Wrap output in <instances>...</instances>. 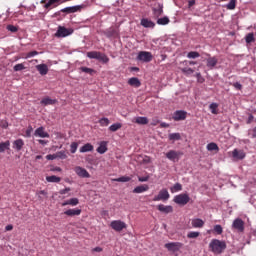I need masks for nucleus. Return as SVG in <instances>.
<instances>
[{"label":"nucleus","instance_id":"1","mask_svg":"<svg viewBox=\"0 0 256 256\" xmlns=\"http://www.w3.org/2000/svg\"><path fill=\"white\" fill-rule=\"evenodd\" d=\"M209 249L212 253H215V255H221V253L227 249V243L219 239H212L209 243Z\"/></svg>","mask_w":256,"mask_h":256},{"label":"nucleus","instance_id":"2","mask_svg":"<svg viewBox=\"0 0 256 256\" xmlns=\"http://www.w3.org/2000/svg\"><path fill=\"white\" fill-rule=\"evenodd\" d=\"M86 55L89 59H97V61H101L102 63L109 62V57L106 54H103L101 52L90 51V52H87Z\"/></svg>","mask_w":256,"mask_h":256},{"label":"nucleus","instance_id":"3","mask_svg":"<svg viewBox=\"0 0 256 256\" xmlns=\"http://www.w3.org/2000/svg\"><path fill=\"white\" fill-rule=\"evenodd\" d=\"M173 201H174V203H176V205L185 206V205H187V203H189L191 201V197H189V194H187V193H182V194L176 195L174 197Z\"/></svg>","mask_w":256,"mask_h":256},{"label":"nucleus","instance_id":"4","mask_svg":"<svg viewBox=\"0 0 256 256\" xmlns=\"http://www.w3.org/2000/svg\"><path fill=\"white\" fill-rule=\"evenodd\" d=\"M137 61H142V63H151V61H153V54L147 51H140L137 56Z\"/></svg>","mask_w":256,"mask_h":256},{"label":"nucleus","instance_id":"5","mask_svg":"<svg viewBox=\"0 0 256 256\" xmlns=\"http://www.w3.org/2000/svg\"><path fill=\"white\" fill-rule=\"evenodd\" d=\"M110 227L114 231L121 233V231H123V229H127V224L121 220H113L110 223Z\"/></svg>","mask_w":256,"mask_h":256},{"label":"nucleus","instance_id":"6","mask_svg":"<svg viewBox=\"0 0 256 256\" xmlns=\"http://www.w3.org/2000/svg\"><path fill=\"white\" fill-rule=\"evenodd\" d=\"M165 155L169 159V161H173L175 163V161H179V159H181V157H183V152L176 151V150H170Z\"/></svg>","mask_w":256,"mask_h":256},{"label":"nucleus","instance_id":"7","mask_svg":"<svg viewBox=\"0 0 256 256\" xmlns=\"http://www.w3.org/2000/svg\"><path fill=\"white\" fill-rule=\"evenodd\" d=\"M171 195L167 189H162L159 191L158 195L153 198V201H169Z\"/></svg>","mask_w":256,"mask_h":256},{"label":"nucleus","instance_id":"8","mask_svg":"<svg viewBox=\"0 0 256 256\" xmlns=\"http://www.w3.org/2000/svg\"><path fill=\"white\" fill-rule=\"evenodd\" d=\"M165 249H168V251H171L172 253H177L182 247L183 243L181 242H169L164 245Z\"/></svg>","mask_w":256,"mask_h":256},{"label":"nucleus","instance_id":"9","mask_svg":"<svg viewBox=\"0 0 256 256\" xmlns=\"http://www.w3.org/2000/svg\"><path fill=\"white\" fill-rule=\"evenodd\" d=\"M73 29H67L64 26H59L57 32L55 33V37H69L72 35Z\"/></svg>","mask_w":256,"mask_h":256},{"label":"nucleus","instance_id":"10","mask_svg":"<svg viewBox=\"0 0 256 256\" xmlns=\"http://www.w3.org/2000/svg\"><path fill=\"white\" fill-rule=\"evenodd\" d=\"M104 35L108 37V39H117V37H119V29L110 27L104 31Z\"/></svg>","mask_w":256,"mask_h":256},{"label":"nucleus","instance_id":"11","mask_svg":"<svg viewBox=\"0 0 256 256\" xmlns=\"http://www.w3.org/2000/svg\"><path fill=\"white\" fill-rule=\"evenodd\" d=\"M207 57L206 67H208V69H215V67H217V63H219V59L215 56H211V54H207Z\"/></svg>","mask_w":256,"mask_h":256},{"label":"nucleus","instance_id":"12","mask_svg":"<svg viewBox=\"0 0 256 256\" xmlns=\"http://www.w3.org/2000/svg\"><path fill=\"white\" fill-rule=\"evenodd\" d=\"M172 119L174 121H185L187 119V111H185V110L175 111Z\"/></svg>","mask_w":256,"mask_h":256},{"label":"nucleus","instance_id":"13","mask_svg":"<svg viewBox=\"0 0 256 256\" xmlns=\"http://www.w3.org/2000/svg\"><path fill=\"white\" fill-rule=\"evenodd\" d=\"M74 171L78 177H81L82 179H89L91 177V174L87 172V170L81 166L75 167Z\"/></svg>","mask_w":256,"mask_h":256},{"label":"nucleus","instance_id":"14","mask_svg":"<svg viewBox=\"0 0 256 256\" xmlns=\"http://www.w3.org/2000/svg\"><path fill=\"white\" fill-rule=\"evenodd\" d=\"M232 227L234 229H237V231H239L240 233H243V231H245V222H243L241 218L235 219L233 221Z\"/></svg>","mask_w":256,"mask_h":256},{"label":"nucleus","instance_id":"15","mask_svg":"<svg viewBox=\"0 0 256 256\" xmlns=\"http://www.w3.org/2000/svg\"><path fill=\"white\" fill-rule=\"evenodd\" d=\"M72 0H49L48 3L44 5V9H50V7H57L60 3H68Z\"/></svg>","mask_w":256,"mask_h":256},{"label":"nucleus","instance_id":"16","mask_svg":"<svg viewBox=\"0 0 256 256\" xmlns=\"http://www.w3.org/2000/svg\"><path fill=\"white\" fill-rule=\"evenodd\" d=\"M245 153L243 150L234 149L232 151V157L234 161H242V159L245 157Z\"/></svg>","mask_w":256,"mask_h":256},{"label":"nucleus","instance_id":"17","mask_svg":"<svg viewBox=\"0 0 256 256\" xmlns=\"http://www.w3.org/2000/svg\"><path fill=\"white\" fill-rule=\"evenodd\" d=\"M34 135L35 137H41L42 139H45V138L49 139V133H47L45 131V128L42 126L35 130Z\"/></svg>","mask_w":256,"mask_h":256},{"label":"nucleus","instance_id":"18","mask_svg":"<svg viewBox=\"0 0 256 256\" xmlns=\"http://www.w3.org/2000/svg\"><path fill=\"white\" fill-rule=\"evenodd\" d=\"M81 9H83V6H70V7H66L61 9V13H67V14H71V13H77V11H81Z\"/></svg>","mask_w":256,"mask_h":256},{"label":"nucleus","instance_id":"19","mask_svg":"<svg viewBox=\"0 0 256 256\" xmlns=\"http://www.w3.org/2000/svg\"><path fill=\"white\" fill-rule=\"evenodd\" d=\"M24 146H25V141H23V139L21 138L15 140L12 144V147L13 149H15V151H21V149H23Z\"/></svg>","mask_w":256,"mask_h":256},{"label":"nucleus","instance_id":"20","mask_svg":"<svg viewBox=\"0 0 256 256\" xmlns=\"http://www.w3.org/2000/svg\"><path fill=\"white\" fill-rule=\"evenodd\" d=\"M157 209L160 211V213H165L166 215H168V213H173V206H165L160 204L157 206Z\"/></svg>","mask_w":256,"mask_h":256},{"label":"nucleus","instance_id":"21","mask_svg":"<svg viewBox=\"0 0 256 256\" xmlns=\"http://www.w3.org/2000/svg\"><path fill=\"white\" fill-rule=\"evenodd\" d=\"M64 215H67L68 217H75L81 215V209H68L64 212Z\"/></svg>","mask_w":256,"mask_h":256},{"label":"nucleus","instance_id":"22","mask_svg":"<svg viewBox=\"0 0 256 256\" xmlns=\"http://www.w3.org/2000/svg\"><path fill=\"white\" fill-rule=\"evenodd\" d=\"M36 69L40 75H47L49 73V67L47 64L36 65Z\"/></svg>","mask_w":256,"mask_h":256},{"label":"nucleus","instance_id":"23","mask_svg":"<svg viewBox=\"0 0 256 256\" xmlns=\"http://www.w3.org/2000/svg\"><path fill=\"white\" fill-rule=\"evenodd\" d=\"M140 24L142 25V27H145L146 29H153L155 27L154 22L147 18H143Z\"/></svg>","mask_w":256,"mask_h":256},{"label":"nucleus","instance_id":"24","mask_svg":"<svg viewBox=\"0 0 256 256\" xmlns=\"http://www.w3.org/2000/svg\"><path fill=\"white\" fill-rule=\"evenodd\" d=\"M79 203V198H71L62 203V207H67V205H71V207H77Z\"/></svg>","mask_w":256,"mask_h":256},{"label":"nucleus","instance_id":"25","mask_svg":"<svg viewBox=\"0 0 256 256\" xmlns=\"http://www.w3.org/2000/svg\"><path fill=\"white\" fill-rule=\"evenodd\" d=\"M128 85H130L131 87L139 88L141 87V81L137 77H132L128 80Z\"/></svg>","mask_w":256,"mask_h":256},{"label":"nucleus","instance_id":"26","mask_svg":"<svg viewBox=\"0 0 256 256\" xmlns=\"http://www.w3.org/2000/svg\"><path fill=\"white\" fill-rule=\"evenodd\" d=\"M153 13L155 17H161L163 15V4L158 3L155 8H153Z\"/></svg>","mask_w":256,"mask_h":256},{"label":"nucleus","instance_id":"27","mask_svg":"<svg viewBox=\"0 0 256 256\" xmlns=\"http://www.w3.org/2000/svg\"><path fill=\"white\" fill-rule=\"evenodd\" d=\"M203 225H205V222L200 218H196L192 220V227H194V229H201Z\"/></svg>","mask_w":256,"mask_h":256},{"label":"nucleus","instance_id":"28","mask_svg":"<svg viewBox=\"0 0 256 256\" xmlns=\"http://www.w3.org/2000/svg\"><path fill=\"white\" fill-rule=\"evenodd\" d=\"M44 107H47V105H55L57 103L56 99H51L49 97H45L40 102Z\"/></svg>","mask_w":256,"mask_h":256},{"label":"nucleus","instance_id":"29","mask_svg":"<svg viewBox=\"0 0 256 256\" xmlns=\"http://www.w3.org/2000/svg\"><path fill=\"white\" fill-rule=\"evenodd\" d=\"M11 147V142L9 140L0 143V153H5V151H9Z\"/></svg>","mask_w":256,"mask_h":256},{"label":"nucleus","instance_id":"30","mask_svg":"<svg viewBox=\"0 0 256 256\" xmlns=\"http://www.w3.org/2000/svg\"><path fill=\"white\" fill-rule=\"evenodd\" d=\"M145 191H149V185L143 184L134 188L133 193H145Z\"/></svg>","mask_w":256,"mask_h":256},{"label":"nucleus","instance_id":"31","mask_svg":"<svg viewBox=\"0 0 256 256\" xmlns=\"http://www.w3.org/2000/svg\"><path fill=\"white\" fill-rule=\"evenodd\" d=\"M96 151L100 153V155L107 153V142L102 141Z\"/></svg>","mask_w":256,"mask_h":256},{"label":"nucleus","instance_id":"32","mask_svg":"<svg viewBox=\"0 0 256 256\" xmlns=\"http://www.w3.org/2000/svg\"><path fill=\"white\" fill-rule=\"evenodd\" d=\"M94 147L91 143H87L80 148V153H89L93 151Z\"/></svg>","mask_w":256,"mask_h":256},{"label":"nucleus","instance_id":"33","mask_svg":"<svg viewBox=\"0 0 256 256\" xmlns=\"http://www.w3.org/2000/svg\"><path fill=\"white\" fill-rule=\"evenodd\" d=\"M209 109H210V111H211V113L213 114V115H218L219 114V104H217V103H211L210 105H209Z\"/></svg>","mask_w":256,"mask_h":256},{"label":"nucleus","instance_id":"34","mask_svg":"<svg viewBox=\"0 0 256 256\" xmlns=\"http://www.w3.org/2000/svg\"><path fill=\"white\" fill-rule=\"evenodd\" d=\"M46 181L48 183H60L61 182V177H57L55 175L47 176Z\"/></svg>","mask_w":256,"mask_h":256},{"label":"nucleus","instance_id":"35","mask_svg":"<svg viewBox=\"0 0 256 256\" xmlns=\"http://www.w3.org/2000/svg\"><path fill=\"white\" fill-rule=\"evenodd\" d=\"M135 123H137V125H147V123H149V119H147V117H137L135 119Z\"/></svg>","mask_w":256,"mask_h":256},{"label":"nucleus","instance_id":"36","mask_svg":"<svg viewBox=\"0 0 256 256\" xmlns=\"http://www.w3.org/2000/svg\"><path fill=\"white\" fill-rule=\"evenodd\" d=\"M170 191L171 193H178V191H183V185L176 183L173 187L170 188Z\"/></svg>","mask_w":256,"mask_h":256},{"label":"nucleus","instance_id":"37","mask_svg":"<svg viewBox=\"0 0 256 256\" xmlns=\"http://www.w3.org/2000/svg\"><path fill=\"white\" fill-rule=\"evenodd\" d=\"M169 141H180L181 134L180 133H171L168 136Z\"/></svg>","mask_w":256,"mask_h":256},{"label":"nucleus","instance_id":"38","mask_svg":"<svg viewBox=\"0 0 256 256\" xmlns=\"http://www.w3.org/2000/svg\"><path fill=\"white\" fill-rule=\"evenodd\" d=\"M112 181H116L117 183H128V181H131V177H129V176H122L120 178H115Z\"/></svg>","mask_w":256,"mask_h":256},{"label":"nucleus","instance_id":"39","mask_svg":"<svg viewBox=\"0 0 256 256\" xmlns=\"http://www.w3.org/2000/svg\"><path fill=\"white\" fill-rule=\"evenodd\" d=\"M169 23H170V20H169V17H167V16H164L157 20L158 25H169Z\"/></svg>","mask_w":256,"mask_h":256},{"label":"nucleus","instance_id":"40","mask_svg":"<svg viewBox=\"0 0 256 256\" xmlns=\"http://www.w3.org/2000/svg\"><path fill=\"white\" fill-rule=\"evenodd\" d=\"M122 127L123 125L121 123H115L109 127V131H111L112 133H115V131H119V129H121Z\"/></svg>","mask_w":256,"mask_h":256},{"label":"nucleus","instance_id":"41","mask_svg":"<svg viewBox=\"0 0 256 256\" xmlns=\"http://www.w3.org/2000/svg\"><path fill=\"white\" fill-rule=\"evenodd\" d=\"M208 151H219V146L215 142H211L207 145Z\"/></svg>","mask_w":256,"mask_h":256},{"label":"nucleus","instance_id":"42","mask_svg":"<svg viewBox=\"0 0 256 256\" xmlns=\"http://www.w3.org/2000/svg\"><path fill=\"white\" fill-rule=\"evenodd\" d=\"M237 7V0H230V2L226 5V8L230 11H233Z\"/></svg>","mask_w":256,"mask_h":256},{"label":"nucleus","instance_id":"43","mask_svg":"<svg viewBox=\"0 0 256 256\" xmlns=\"http://www.w3.org/2000/svg\"><path fill=\"white\" fill-rule=\"evenodd\" d=\"M188 59H197V57H201V54L197 51H191L187 54Z\"/></svg>","mask_w":256,"mask_h":256},{"label":"nucleus","instance_id":"44","mask_svg":"<svg viewBox=\"0 0 256 256\" xmlns=\"http://www.w3.org/2000/svg\"><path fill=\"white\" fill-rule=\"evenodd\" d=\"M98 123L100 124L101 127H107L109 126V118H101Z\"/></svg>","mask_w":256,"mask_h":256},{"label":"nucleus","instance_id":"45","mask_svg":"<svg viewBox=\"0 0 256 256\" xmlns=\"http://www.w3.org/2000/svg\"><path fill=\"white\" fill-rule=\"evenodd\" d=\"M80 71H82V73H87L88 75H93V73H95V70L93 68L87 67H81Z\"/></svg>","mask_w":256,"mask_h":256},{"label":"nucleus","instance_id":"46","mask_svg":"<svg viewBox=\"0 0 256 256\" xmlns=\"http://www.w3.org/2000/svg\"><path fill=\"white\" fill-rule=\"evenodd\" d=\"M35 55H39V52L38 51H31V52H28L27 54H25L23 57V59H31V57H35Z\"/></svg>","mask_w":256,"mask_h":256},{"label":"nucleus","instance_id":"47","mask_svg":"<svg viewBox=\"0 0 256 256\" xmlns=\"http://www.w3.org/2000/svg\"><path fill=\"white\" fill-rule=\"evenodd\" d=\"M78 147H79V143L72 142L70 145V153H77Z\"/></svg>","mask_w":256,"mask_h":256},{"label":"nucleus","instance_id":"48","mask_svg":"<svg viewBox=\"0 0 256 256\" xmlns=\"http://www.w3.org/2000/svg\"><path fill=\"white\" fill-rule=\"evenodd\" d=\"M199 235H201L199 232L192 231L187 234V237L188 239H197Z\"/></svg>","mask_w":256,"mask_h":256},{"label":"nucleus","instance_id":"49","mask_svg":"<svg viewBox=\"0 0 256 256\" xmlns=\"http://www.w3.org/2000/svg\"><path fill=\"white\" fill-rule=\"evenodd\" d=\"M246 43H253V41H255V34L253 33H249L246 38Z\"/></svg>","mask_w":256,"mask_h":256},{"label":"nucleus","instance_id":"50","mask_svg":"<svg viewBox=\"0 0 256 256\" xmlns=\"http://www.w3.org/2000/svg\"><path fill=\"white\" fill-rule=\"evenodd\" d=\"M182 73H184V75H193V73H195V71L192 68H182L181 69Z\"/></svg>","mask_w":256,"mask_h":256},{"label":"nucleus","instance_id":"51","mask_svg":"<svg viewBox=\"0 0 256 256\" xmlns=\"http://www.w3.org/2000/svg\"><path fill=\"white\" fill-rule=\"evenodd\" d=\"M214 233L221 235L223 233V227L219 224L214 226Z\"/></svg>","mask_w":256,"mask_h":256},{"label":"nucleus","instance_id":"52","mask_svg":"<svg viewBox=\"0 0 256 256\" xmlns=\"http://www.w3.org/2000/svg\"><path fill=\"white\" fill-rule=\"evenodd\" d=\"M6 29L8 30V31H10L11 33H17V31H19V28L17 27V26H14V25H8L7 27H6Z\"/></svg>","mask_w":256,"mask_h":256},{"label":"nucleus","instance_id":"53","mask_svg":"<svg viewBox=\"0 0 256 256\" xmlns=\"http://www.w3.org/2000/svg\"><path fill=\"white\" fill-rule=\"evenodd\" d=\"M24 69H25V65H23V63L16 64L14 66V71H23Z\"/></svg>","mask_w":256,"mask_h":256},{"label":"nucleus","instance_id":"54","mask_svg":"<svg viewBox=\"0 0 256 256\" xmlns=\"http://www.w3.org/2000/svg\"><path fill=\"white\" fill-rule=\"evenodd\" d=\"M0 127L2 129H7L9 127V122H7V120H1L0 121Z\"/></svg>","mask_w":256,"mask_h":256},{"label":"nucleus","instance_id":"55","mask_svg":"<svg viewBox=\"0 0 256 256\" xmlns=\"http://www.w3.org/2000/svg\"><path fill=\"white\" fill-rule=\"evenodd\" d=\"M33 133V127L28 126L26 132H25V137H31V134Z\"/></svg>","mask_w":256,"mask_h":256},{"label":"nucleus","instance_id":"56","mask_svg":"<svg viewBox=\"0 0 256 256\" xmlns=\"http://www.w3.org/2000/svg\"><path fill=\"white\" fill-rule=\"evenodd\" d=\"M196 78L198 83H204L205 82V78L203 76H201V73H196Z\"/></svg>","mask_w":256,"mask_h":256},{"label":"nucleus","instance_id":"57","mask_svg":"<svg viewBox=\"0 0 256 256\" xmlns=\"http://www.w3.org/2000/svg\"><path fill=\"white\" fill-rule=\"evenodd\" d=\"M37 195H38L39 199H43V197H41V195H43L44 197H47V191L41 190V191L37 192Z\"/></svg>","mask_w":256,"mask_h":256},{"label":"nucleus","instance_id":"58","mask_svg":"<svg viewBox=\"0 0 256 256\" xmlns=\"http://www.w3.org/2000/svg\"><path fill=\"white\" fill-rule=\"evenodd\" d=\"M233 87H235V89H237L238 91H241V89H243V85H241V83L239 82H235L234 84H232Z\"/></svg>","mask_w":256,"mask_h":256},{"label":"nucleus","instance_id":"59","mask_svg":"<svg viewBox=\"0 0 256 256\" xmlns=\"http://www.w3.org/2000/svg\"><path fill=\"white\" fill-rule=\"evenodd\" d=\"M138 181H140V183H145L149 181V176L138 177Z\"/></svg>","mask_w":256,"mask_h":256},{"label":"nucleus","instance_id":"60","mask_svg":"<svg viewBox=\"0 0 256 256\" xmlns=\"http://www.w3.org/2000/svg\"><path fill=\"white\" fill-rule=\"evenodd\" d=\"M69 191H71V189L69 187L62 189L59 191L60 195H65L66 193H69Z\"/></svg>","mask_w":256,"mask_h":256},{"label":"nucleus","instance_id":"61","mask_svg":"<svg viewBox=\"0 0 256 256\" xmlns=\"http://www.w3.org/2000/svg\"><path fill=\"white\" fill-rule=\"evenodd\" d=\"M46 159H47L48 161H53V159H57V156H55V154H48V155L46 156Z\"/></svg>","mask_w":256,"mask_h":256},{"label":"nucleus","instance_id":"62","mask_svg":"<svg viewBox=\"0 0 256 256\" xmlns=\"http://www.w3.org/2000/svg\"><path fill=\"white\" fill-rule=\"evenodd\" d=\"M195 5V0H188V9H191Z\"/></svg>","mask_w":256,"mask_h":256},{"label":"nucleus","instance_id":"63","mask_svg":"<svg viewBox=\"0 0 256 256\" xmlns=\"http://www.w3.org/2000/svg\"><path fill=\"white\" fill-rule=\"evenodd\" d=\"M92 251L95 252V253H101V251H103V248L95 247Z\"/></svg>","mask_w":256,"mask_h":256},{"label":"nucleus","instance_id":"64","mask_svg":"<svg viewBox=\"0 0 256 256\" xmlns=\"http://www.w3.org/2000/svg\"><path fill=\"white\" fill-rule=\"evenodd\" d=\"M5 231H13V225L9 224L5 227Z\"/></svg>","mask_w":256,"mask_h":256}]
</instances>
